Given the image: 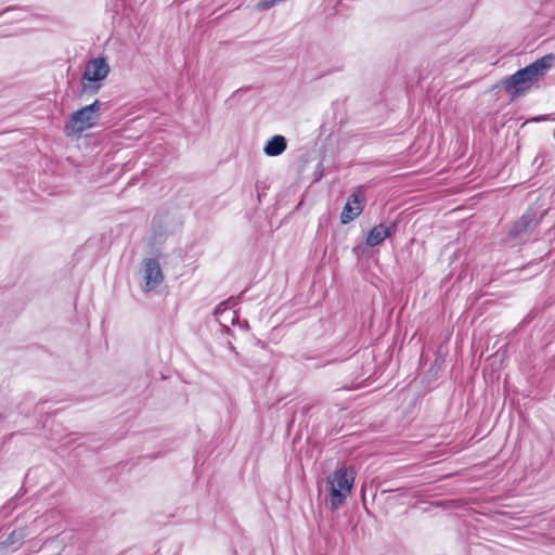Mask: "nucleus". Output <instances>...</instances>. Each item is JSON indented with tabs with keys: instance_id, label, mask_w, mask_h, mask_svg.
<instances>
[{
	"instance_id": "6",
	"label": "nucleus",
	"mask_w": 555,
	"mask_h": 555,
	"mask_svg": "<svg viewBox=\"0 0 555 555\" xmlns=\"http://www.w3.org/2000/svg\"><path fill=\"white\" fill-rule=\"evenodd\" d=\"M143 291L145 293L152 292L159 286L164 281V274L160 264L155 259H146L143 267Z\"/></svg>"
},
{
	"instance_id": "11",
	"label": "nucleus",
	"mask_w": 555,
	"mask_h": 555,
	"mask_svg": "<svg viewBox=\"0 0 555 555\" xmlns=\"http://www.w3.org/2000/svg\"><path fill=\"white\" fill-rule=\"evenodd\" d=\"M225 309H227V308H225V302H222V304H220V305L216 308V310H215V314H219V313L223 312Z\"/></svg>"
},
{
	"instance_id": "12",
	"label": "nucleus",
	"mask_w": 555,
	"mask_h": 555,
	"mask_svg": "<svg viewBox=\"0 0 555 555\" xmlns=\"http://www.w3.org/2000/svg\"><path fill=\"white\" fill-rule=\"evenodd\" d=\"M546 118H547L546 116H540V117L534 118L533 120H535V121L545 120Z\"/></svg>"
},
{
	"instance_id": "10",
	"label": "nucleus",
	"mask_w": 555,
	"mask_h": 555,
	"mask_svg": "<svg viewBox=\"0 0 555 555\" xmlns=\"http://www.w3.org/2000/svg\"><path fill=\"white\" fill-rule=\"evenodd\" d=\"M22 538H23L22 531H13L10 534L7 543L13 544L15 541L21 540Z\"/></svg>"
},
{
	"instance_id": "5",
	"label": "nucleus",
	"mask_w": 555,
	"mask_h": 555,
	"mask_svg": "<svg viewBox=\"0 0 555 555\" xmlns=\"http://www.w3.org/2000/svg\"><path fill=\"white\" fill-rule=\"evenodd\" d=\"M545 211L539 214L534 209H528L509 231L511 236L525 240L537 228Z\"/></svg>"
},
{
	"instance_id": "8",
	"label": "nucleus",
	"mask_w": 555,
	"mask_h": 555,
	"mask_svg": "<svg viewBox=\"0 0 555 555\" xmlns=\"http://www.w3.org/2000/svg\"><path fill=\"white\" fill-rule=\"evenodd\" d=\"M396 228L397 225L395 223H391L390 225L380 223L374 227L366 236V245L370 247L379 245L396 231Z\"/></svg>"
},
{
	"instance_id": "1",
	"label": "nucleus",
	"mask_w": 555,
	"mask_h": 555,
	"mask_svg": "<svg viewBox=\"0 0 555 555\" xmlns=\"http://www.w3.org/2000/svg\"><path fill=\"white\" fill-rule=\"evenodd\" d=\"M555 56L553 54L544 55L530 65L517 70L503 82L507 92L517 95L530 89L531 85L543 77L553 66Z\"/></svg>"
},
{
	"instance_id": "2",
	"label": "nucleus",
	"mask_w": 555,
	"mask_h": 555,
	"mask_svg": "<svg viewBox=\"0 0 555 555\" xmlns=\"http://www.w3.org/2000/svg\"><path fill=\"white\" fill-rule=\"evenodd\" d=\"M356 473L351 467L340 466L326 478V496L332 511L337 509L350 494Z\"/></svg>"
},
{
	"instance_id": "3",
	"label": "nucleus",
	"mask_w": 555,
	"mask_h": 555,
	"mask_svg": "<svg viewBox=\"0 0 555 555\" xmlns=\"http://www.w3.org/2000/svg\"><path fill=\"white\" fill-rule=\"evenodd\" d=\"M100 106V101L95 100L92 104L74 112L65 124V134L80 135L83 131L94 127L99 120Z\"/></svg>"
},
{
	"instance_id": "4",
	"label": "nucleus",
	"mask_w": 555,
	"mask_h": 555,
	"mask_svg": "<svg viewBox=\"0 0 555 555\" xmlns=\"http://www.w3.org/2000/svg\"><path fill=\"white\" fill-rule=\"evenodd\" d=\"M109 70V65L104 57L90 60L81 76L82 91L96 93L101 88V82L108 76Z\"/></svg>"
},
{
	"instance_id": "9",
	"label": "nucleus",
	"mask_w": 555,
	"mask_h": 555,
	"mask_svg": "<svg viewBox=\"0 0 555 555\" xmlns=\"http://www.w3.org/2000/svg\"><path fill=\"white\" fill-rule=\"evenodd\" d=\"M287 147L286 140L283 135L272 137L266 144L263 151L268 156H279Z\"/></svg>"
},
{
	"instance_id": "7",
	"label": "nucleus",
	"mask_w": 555,
	"mask_h": 555,
	"mask_svg": "<svg viewBox=\"0 0 555 555\" xmlns=\"http://www.w3.org/2000/svg\"><path fill=\"white\" fill-rule=\"evenodd\" d=\"M363 210L362 201L359 198L358 194H351L348 197L346 205L343 208L340 215V221L343 224H347L350 221L354 220Z\"/></svg>"
}]
</instances>
